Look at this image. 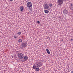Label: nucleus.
Instances as JSON below:
<instances>
[{"instance_id":"4","label":"nucleus","mask_w":73,"mask_h":73,"mask_svg":"<svg viewBox=\"0 0 73 73\" xmlns=\"http://www.w3.org/2000/svg\"><path fill=\"white\" fill-rule=\"evenodd\" d=\"M27 42L22 43V44L21 45V48H26V47H27Z\"/></svg>"},{"instance_id":"7","label":"nucleus","mask_w":73,"mask_h":73,"mask_svg":"<svg viewBox=\"0 0 73 73\" xmlns=\"http://www.w3.org/2000/svg\"><path fill=\"white\" fill-rule=\"evenodd\" d=\"M36 64V66L37 67V68H40V67L42 66L41 64L39 62H37Z\"/></svg>"},{"instance_id":"14","label":"nucleus","mask_w":73,"mask_h":73,"mask_svg":"<svg viewBox=\"0 0 73 73\" xmlns=\"http://www.w3.org/2000/svg\"><path fill=\"white\" fill-rule=\"evenodd\" d=\"M52 6H53V5L52 3H50L48 5L49 7H52Z\"/></svg>"},{"instance_id":"17","label":"nucleus","mask_w":73,"mask_h":73,"mask_svg":"<svg viewBox=\"0 0 73 73\" xmlns=\"http://www.w3.org/2000/svg\"><path fill=\"white\" fill-rule=\"evenodd\" d=\"M14 38H15L16 39L17 38V36H14Z\"/></svg>"},{"instance_id":"6","label":"nucleus","mask_w":73,"mask_h":73,"mask_svg":"<svg viewBox=\"0 0 73 73\" xmlns=\"http://www.w3.org/2000/svg\"><path fill=\"white\" fill-rule=\"evenodd\" d=\"M27 7L28 8H31L32 6V4L31 2H28L27 4Z\"/></svg>"},{"instance_id":"12","label":"nucleus","mask_w":73,"mask_h":73,"mask_svg":"<svg viewBox=\"0 0 73 73\" xmlns=\"http://www.w3.org/2000/svg\"><path fill=\"white\" fill-rule=\"evenodd\" d=\"M46 50L47 51V52L48 54H50V52L49 51V50L48 49H46Z\"/></svg>"},{"instance_id":"15","label":"nucleus","mask_w":73,"mask_h":73,"mask_svg":"<svg viewBox=\"0 0 73 73\" xmlns=\"http://www.w3.org/2000/svg\"><path fill=\"white\" fill-rule=\"evenodd\" d=\"M44 12L46 13H48V11L47 10H44Z\"/></svg>"},{"instance_id":"2","label":"nucleus","mask_w":73,"mask_h":73,"mask_svg":"<svg viewBox=\"0 0 73 73\" xmlns=\"http://www.w3.org/2000/svg\"><path fill=\"white\" fill-rule=\"evenodd\" d=\"M63 0H58L57 3L58 4V5H60L61 6L62 5V4H63Z\"/></svg>"},{"instance_id":"20","label":"nucleus","mask_w":73,"mask_h":73,"mask_svg":"<svg viewBox=\"0 0 73 73\" xmlns=\"http://www.w3.org/2000/svg\"><path fill=\"white\" fill-rule=\"evenodd\" d=\"M71 41H73V39L72 38L71 39Z\"/></svg>"},{"instance_id":"5","label":"nucleus","mask_w":73,"mask_h":73,"mask_svg":"<svg viewBox=\"0 0 73 73\" xmlns=\"http://www.w3.org/2000/svg\"><path fill=\"white\" fill-rule=\"evenodd\" d=\"M33 68L34 69H35V70L37 72H38V71L40 70L39 67H37V66H36L35 65H33Z\"/></svg>"},{"instance_id":"8","label":"nucleus","mask_w":73,"mask_h":73,"mask_svg":"<svg viewBox=\"0 0 73 73\" xmlns=\"http://www.w3.org/2000/svg\"><path fill=\"white\" fill-rule=\"evenodd\" d=\"M68 8H66L64 10L63 13L64 15H67L68 13Z\"/></svg>"},{"instance_id":"16","label":"nucleus","mask_w":73,"mask_h":73,"mask_svg":"<svg viewBox=\"0 0 73 73\" xmlns=\"http://www.w3.org/2000/svg\"><path fill=\"white\" fill-rule=\"evenodd\" d=\"M17 34L19 35H20L21 34V32H18L17 33Z\"/></svg>"},{"instance_id":"13","label":"nucleus","mask_w":73,"mask_h":73,"mask_svg":"<svg viewBox=\"0 0 73 73\" xmlns=\"http://www.w3.org/2000/svg\"><path fill=\"white\" fill-rule=\"evenodd\" d=\"M18 41L19 42V43H21V42H22V40H21V39H19L18 40Z\"/></svg>"},{"instance_id":"3","label":"nucleus","mask_w":73,"mask_h":73,"mask_svg":"<svg viewBox=\"0 0 73 73\" xmlns=\"http://www.w3.org/2000/svg\"><path fill=\"white\" fill-rule=\"evenodd\" d=\"M44 9H48V10H50V8L49 7V6L47 4H45L44 5Z\"/></svg>"},{"instance_id":"18","label":"nucleus","mask_w":73,"mask_h":73,"mask_svg":"<svg viewBox=\"0 0 73 73\" xmlns=\"http://www.w3.org/2000/svg\"><path fill=\"white\" fill-rule=\"evenodd\" d=\"M37 23H38V24H40V21H37Z\"/></svg>"},{"instance_id":"1","label":"nucleus","mask_w":73,"mask_h":73,"mask_svg":"<svg viewBox=\"0 0 73 73\" xmlns=\"http://www.w3.org/2000/svg\"><path fill=\"white\" fill-rule=\"evenodd\" d=\"M18 57L20 59H24V54L22 53H19L18 54Z\"/></svg>"},{"instance_id":"19","label":"nucleus","mask_w":73,"mask_h":73,"mask_svg":"<svg viewBox=\"0 0 73 73\" xmlns=\"http://www.w3.org/2000/svg\"><path fill=\"white\" fill-rule=\"evenodd\" d=\"M10 1H13V0H10Z\"/></svg>"},{"instance_id":"11","label":"nucleus","mask_w":73,"mask_h":73,"mask_svg":"<svg viewBox=\"0 0 73 73\" xmlns=\"http://www.w3.org/2000/svg\"><path fill=\"white\" fill-rule=\"evenodd\" d=\"M24 58L25 60H27L28 59V56H27L25 55L24 56Z\"/></svg>"},{"instance_id":"21","label":"nucleus","mask_w":73,"mask_h":73,"mask_svg":"<svg viewBox=\"0 0 73 73\" xmlns=\"http://www.w3.org/2000/svg\"><path fill=\"white\" fill-rule=\"evenodd\" d=\"M62 41H63V39H62Z\"/></svg>"},{"instance_id":"10","label":"nucleus","mask_w":73,"mask_h":73,"mask_svg":"<svg viewBox=\"0 0 73 73\" xmlns=\"http://www.w3.org/2000/svg\"><path fill=\"white\" fill-rule=\"evenodd\" d=\"M19 8L21 10V12H22V11H23V10H24V7L23 6H21Z\"/></svg>"},{"instance_id":"9","label":"nucleus","mask_w":73,"mask_h":73,"mask_svg":"<svg viewBox=\"0 0 73 73\" xmlns=\"http://www.w3.org/2000/svg\"><path fill=\"white\" fill-rule=\"evenodd\" d=\"M70 8L71 10H73V3H72L70 5Z\"/></svg>"}]
</instances>
